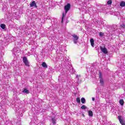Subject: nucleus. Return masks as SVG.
<instances>
[{
	"label": "nucleus",
	"instance_id": "obj_1",
	"mask_svg": "<svg viewBox=\"0 0 125 125\" xmlns=\"http://www.w3.org/2000/svg\"><path fill=\"white\" fill-rule=\"evenodd\" d=\"M65 72H67V73H74V69L73 67L69 64V66L67 65L66 66Z\"/></svg>",
	"mask_w": 125,
	"mask_h": 125
},
{
	"label": "nucleus",
	"instance_id": "obj_2",
	"mask_svg": "<svg viewBox=\"0 0 125 125\" xmlns=\"http://www.w3.org/2000/svg\"><path fill=\"white\" fill-rule=\"evenodd\" d=\"M72 37H73V41L74 42V43L75 44H77L78 43V42L79 41V36L76 34H72Z\"/></svg>",
	"mask_w": 125,
	"mask_h": 125
},
{
	"label": "nucleus",
	"instance_id": "obj_3",
	"mask_svg": "<svg viewBox=\"0 0 125 125\" xmlns=\"http://www.w3.org/2000/svg\"><path fill=\"white\" fill-rule=\"evenodd\" d=\"M22 61L23 63H24L25 66H27V67H30V62H29V61H28V59H27V57H26V56H24L22 58Z\"/></svg>",
	"mask_w": 125,
	"mask_h": 125
},
{
	"label": "nucleus",
	"instance_id": "obj_4",
	"mask_svg": "<svg viewBox=\"0 0 125 125\" xmlns=\"http://www.w3.org/2000/svg\"><path fill=\"white\" fill-rule=\"evenodd\" d=\"M99 77L100 79V83H101V84L103 85V84H104V80H103V78L102 77V73H101V71H99Z\"/></svg>",
	"mask_w": 125,
	"mask_h": 125
},
{
	"label": "nucleus",
	"instance_id": "obj_5",
	"mask_svg": "<svg viewBox=\"0 0 125 125\" xmlns=\"http://www.w3.org/2000/svg\"><path fill=\"white\" fill-rule=\"evenodd\" d=\"M80 78L81 75H78V74L76 75L75 81L78 85H79V83H82V80L80 79Z\"/></svg>",
	"mask_w": 125,
	"mask_h": 125
},
{
	"label": "nucleus",
	"instance_id": "obj_6",
	"mask_svg": "<svg viewBox=\"0 0 125 125\" xmlns=\"http://www.w3.org/2000/svg\"><path fill=\"white\" fill-rule=\"evenodd\" d=\"M80 78L81 75H78V74L76 75L75 81L78 85H79V83H82V80L80 79Z\"/></svg>",
	"mask_w": 125,
	"mask_h": 125
},
{
	"label": "nucleus",
	"instance_id": "obj_7",
	"mask_svg": "<svg viewBox=\"0 0 125 125\" xmlns=\"http://www.w3.org/2000/svg\"><path fill=\"white\" fill-rule=\"evenodd\" d=\"M20 51V49L19 48L15 47L12 50L13 54H14V55L15 56L16 55V53H19Z\"/></svg>",
	"mask_w": 125,
	"mask_h": 125
},
{
	"label": "nucleus",
	"instance_id": "obj_8",
	"mask_svg": "<svg viewBox=\"0 0 125 125\" xmlns=\"http://www.w3.org/2000/svg\"><path fill=\"white\" fill-rule=\"evenodd\" d=\"M118 120L122 125H125V121L121 116H118Z\"/></svg>",
	"mask_w": 125,
	"mask_h": 125
},
{
	"label": "nucleus",
	"instance_id": "obj_9",
	"mask_svg": "<svg viewBox=\"0 0 125 125\" xmlns=\"http://www.w3.org/2000/svg\"><path fill=\"white\" fill-rule=\"evenodd\" d=\"M18 1V0H6V2L7 4H10V5H12L14 2Z\"/></svg>",
	"mask_w": 125,
	"mask_h": 125
},
{
	"label": "nucleus",
	"instance_id": "obj_10",
	"mask_svg": "<svg viewBox=\"0 0 125 125\" xmlns=\"http://www.w3.org/2000/svg\"><path fill=\"white\" fill-rule=\"evenodd\" d=\"M100 48L101 51H102L103 53H104V54H107L108 53V50H107V48H106V47H103L102 46H100Z\"/></svg>",
	"mask_w": 125,
	"mask_h": 125
},
{
	"label": "nucleus",
	"instance_id": "obj_11",
	"mask_svg": "<svg viewBox=\"0 0 125 125\" xmlns=\"http://www.w3.org/2000/svg\"><path fill=\"white\" fill-rule=\"evenodd\" d=\"M70 8H71V4L70 3H67V4L64 6L65 13H67V12L70 10Z\"/></svg>",
	"mask_w": 125,
	"mask_h": 125
},
{
	"label": "nucleus",
	"instance_id": "obj_12",
	"mask_svg": "<svg viewBox=\"0 0 125 125\" xmlns=\"http://www.w3.org/2000/svg\"><path fill=\"white\" fill-rule=\"evenodd\" d=\"M112 29L113 31H114V32H117V33L119 32V31H118V29H119L118 25H117L116 24L112 25Z\"/></svg>",
	"mask_w": 125,
	"mask_h": 125
},
{
	"label": "nucleus",
	"instance_id": "obj_13",
	"mask_svg": "<svg viewBox=\"0 0 125 125\" xmlns=\"http://www.w3.org/2000/svg\"><path fill=\"white\" fill-rule=\"evenodd\" d=\"M30 7H35V8H38V6H37V3H36V1H33L30 4Z\"/></svg>",
	"mask_w": 125,
	"mask_h": 125
},
{
	"label": "nucleus",
	"instance_id": "obj_14",
	"mask_svg": "<svg viewBox=\"0 0 125 125\" xmlns=\"http://www.w3.org/2000/svg\"><path fill=\"white\" fill-rule=\"evenodd\" d=\"M90 42L91 46H92V47H94V40L93 38H91Z\"/></svg>",
	"mask_w": 125,
	"mask_h": 125
},
{
	"label": "nucleus",
	"instance_id": "obj_15",
	"mask_svg": "<svg viewBox=\"0 0 125 125\" xmlns=\"http://www.w3.org/2000/svg\"><path fill=\"white\" fill-rule=\"evenodd\" d=\"M28 28L29 26L28 25H26L25 26H23V28L22 29V31H23V32H26L27 30H28Z\"/></svg>",
	"mask_w": 125,
	"mask_h": 125
},
{
	"label": "nucleus",
	"instance_id": "obj_16",
	"mask_svg": "<svg viewBox=\"0 0 125 125\" xmlns=\"http://www.w3.org/2000/svg\"><path fill=\"white\" fill-rule=\"evenodd\" d=\"M22 93H26V94H29V93H30V91L26 88H24L22 91Z\"/></svg>",
	"mask_w": 125,
	"mask_h": 125
},
{
	"label": "nucleus",
	"instance_id": "obj_17",
	"mask_svg": "<svg viewBox=\"0 0 125 125\" xmlns=\"http://www.w3.org/2000/svg\"><path fill=\"white\" fill-rule=\"evenodd\" d=\"M89 117H93V112L91 110H89L88 112Z\"/></svg>",
	"mask_w": 125,
	"mask_h": 125
},
{
	"label": "nucleus",
	"instance_id": "obj_18",
	"mask_svg": "<svg viewBox=\"0 0 125 125\" xmlns=\"http://www.w3.org/2000/svg\"><path fill=\"white\" fill-rule=\"evenodd\" d=\"M120 6H121V7H125V2L124 1H122L120 2Z\"/></svg>",
	"mask_w": 125,
	"mask_h": 125
},
{
	"label": "nucleus",
	"instance_id": "obj_19",
	"mask_svg": "<svg viewBox=\"0 0 125 125\" xmlns=\"http://www.w3.org/2000/svg\"><path fill=\"white\" fill-rule=\"evenodd\" d=\"M52 123L53 125H56V119L55 117L52 118Z\"/></svg>",
	"mask_w": 125,
	"mask_h": 125
},
{
	"label": "nucleus",
	"instance_id": "obj_20",
	"mask_svg": "<svg viewBox=\"0 0 125 125\" xmlns=\"http://www.w3.org/2000/svg\"><path fill=\"white\" fill-rule=\"evenodd\" d=\"M119 103L121 106H124V104H125V102L124 101V100L121 99L119 101Z\"/></svg>",
	"mask_w": 125,
	"mask_h": 125
},
{
	"label": "nucleus",
	"instance_id": "obj_21",
	"mask_svg": "<svg viewBox=\"0 0 125 125\" xmlns=\"http://www.w3.org/2000/svg\"><path fill=\"white\" fill-rule=\"evenodd\" d=\"M95 24L96 25H101V22L98 20H96V21H95Z\"/></svg>",
	"mask_w": 125,
	"mask_h": 125
},
{
	"label": "nucleus",
	"instance_id": "obj_22",
	"mask_svg": "<svg viewBox=\"0 0 125 125\" xmlns=\"http://www.w3.org/2000/svg\"><path fill=\"white\" fill-rule=\"evenodd\" d=\"M42 65L43 68H47V64H46V63H45V62H43Z\"/></svg>",
	"mask_w": 125,
	"mask_h": 125
},
{
	"label": "nucleus",
	"instance_id": "obj_23",
	"mask_svg": "<svg viewBox=\"0 0 125 125\" xmlns=\"http://www.w3.org/2000/svg\"><path fill=\"white\" fill-rule=\"evenodd\" d=\"M81 102L83 104H84L85 103V99L84 98H81Z\"/></svg>",
	"mask_w": 125,
	"mask_h": 125
},
{
	"label": "nucleus",
	"instance_id": "obj_24",
	"mask_svg": "<svg viewBox=\"0 0 125 125\" xmlns=\"http://www.w3.org/2000/svg\"><path fill=\"white\" fill-rule=\"evenodd\" d=\"M0 27L1 29H3V30H4V29H5V24L2 23L0 24Z\"/></svg>",
	"mask_w": 125,
	"mask_h": 125
},
{
	"label": "nucleus",
	"instance_id": "obj_25",
	"mask_svg": "<svg viewBox=\"0 0 125 125\" xmlns=\"http://www.w3.org/2000/svg\"><path fill=\"white\" fill-rule=\"evenodd\" d=\"M118 87H119V88H121V87H124V84L121 83L120 84H118Z\"/></svg>",
	"mask_w": 125,
	"mask_h": 125
},
{
	"label": "nucleus",
	"instance_id": "obj_26",
	"mask_svg": "<svg viewBox=\"0 0 125 125\" xmlns=\"http://www.w3.org/2000/svg\"><path fill=\"white\" fill-rule=\"evenodd\" d=\"M87 108V107H86V106H85V105H83L81 106V109H82V110H85V109H86Z\"/></svg>",
	"mask_w": 125,
	"mask_h": 125
},
{
	"label": "nucleus",
	"instance_id": "obj_27",
	"mask_svg": "<svg viewBox=\"0 0 125 125\" xmlns=\"http://www.w3.org/2000/svg\"><path fill=\"white\" fill-rule=\"evenodd\" d=\"M76 102H77V103H78V104H80L81 103V100L80 99V98H77Z\"/></svg>",
	"mask_w": 125,
	"mask_h": 125
},
{
	"label": "nucleus",
	"instance_id": "obj_28",
	"mask_svg": "<svg viewBox=\"0 0 125 125\" xmlns=\"http://www.w3.org/2000/svg\"><path fill=\"white\" fill-rule=\"evenodd\" d=\"M103 35H104V34H103V33H102V32H101L99 33V36H100V37H101V38H102V37H103Z\"/></svg>",
	"mask_w": 125,
	"mask_h": 125
},
{
	"label": "nucleus",
	"instance_id": "obj_29",
	"mask_svg": "<svg viewBox=\"0 0 125 125\" xmlns=\"http://www.w3.org/2000/svg\"><path fill=\"white\" fill-rule=\"evenodd\" d=\"M107 4H112V0L107 1Z\"/></svg>",
	"mask_w": 125,
	"mask_h": 125
},
{
	"label": "nucleus",
	"instance_id": "obj_30",
	"mask_svg": "<svg viewBox=\"0 0 125 125\" xmlns=\"http://www.w3.org/2000/svg\"><path fill=\"white\" fill-rule=\"evenodd\" d=\"M64 17H65V15H64V13H62V22H63V19H64Z\"/></svg>",
	"mask_w": 125,
	"mask_h": 125
},
{
	"label": "nucleus",
	"instance_id": "obj_31",
	"mask_svg": "<svg viewBox=\"0 0 125 125\" xmlns=\"http://www.w3.org/2000/svg\"><path fill=\"white\" fill-rule=\"evenodd\" d=\"M124 57H125V55H121V58H124Z\"/></svg>",
	"mask_w": 125,
	"mask_h": 125
},
{
	"label": "nucleus",
	"instance_id": "obj_32",
	"mask_svg": "<svg viewBox=\"0 0 125 125\" xmlns=\"http://www.w3.org/2000/svg\"><path fill=\"white\" fill-rule=\"evenodd\" d=\"M92 101H95V98H92Z\"/></svg>",
	"mask_w": 125,
	"mask_h": 125
},
{
	"label": "nucleus",
	"instance_id": "obj_33",
	"mask_svg": "<svg viewBox=\"0 0 125 125\" xmlns=\"http://www.w3.org/2000/svg\"><path fill=\"white\" fill-rule=\"evenodd\" d=\"M116 13H117V15H120V12H116Z\"/></svg>",
	"mask_w": 125,
	"mask_h": 125
},
{
	"label": "nucleus",
	"instance_id": "obj_34",
	"mask_svg": "<svg viewBox=\"0 0 125 125\" xmlns=\"http://www.w3.org/2000/svg\"><path fill=\"white\" fill-rule=\"evenodd\" d=\"M4 114H5V115H6V114H7L6 111H4Z\"/></svg>",
	"mask_w": 125,
	"mask_h": 125
},
{
	"label": "nucleus",
	"instance_id": "obj_35",
	"mask_svg": "<svg viewBox=\"0 0 125 125\" xmlns=\"http://www.w3.org/2000/svg\"><path fill=\"white\" fill-rule=\"evenodd\" d=\"M83 117H84V114L83 113H82Z\"/></svg>",
	"mask_w": 125,
	"mask_h": 125
},
{
	"label": "nucleus",
	"instance_id": "obj_36",
	"mask_svg": "<svg viewBox=\"0 0 125 125\" xmlns=\"http://www.w3.org/2000/svg\"><path fill=\"white\" fill-rule=\"evenodd\" d=\"M123 43L125 44V40L124 42H123Z\"/></svg>",
	"mask_w": 125,
	"mask_h": 125
},
{
	"label": "nucleus",
	"instance_id": "obj_37",
	"mask_svg": "<svg viewBox=\"0 0 125 125\" xmlns=\"http://www.w3.org/2000/svg\"><path fill=\"white\" fill-rule=\"evenodd\" d=\"M47 19H50V17H48Z\"/></svg>",
	"mask_w": 125,
	"mask_h": 125
},
{
	"label": "nucleus",
	"instance_id": "obj_38",
	"mask_svg": "<svg viewBox=\"0 0 125 125\" xmlns=\"http://www.w3.org/2000/svg\"><path fill=\"white\" fill-rule=\"evenodd\" d=\"M0 1H1V0H0Z\"/></svg>",
	"mask_w": 125,
	"mask_h": 125
},
{
	"label": "nucleus",
	"instance_id": "obj_39",
	"mask_svg": "<svg viewBox=\"0 0 125 125\" xmlns=\"http://www.w3.org/2000/svg\"><path fill=\"white\" fill-rule=\"evenodd\" d=\"M21 116H22V113H21Z\"/></svg>",
	"mask_w": 125,
	"mask_h": 125
}]
</instances>
